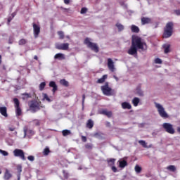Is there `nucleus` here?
I'll use <instances>...</instances> for the list:
<instances>
[{"mask_svg": "<svg viewBox=\"0 0 180 180\" xmlns=\"http://www.w3.org/2000/svg\"><path fill=\"white\" fill-rule=\"evenodd\" d=\"M131 44L138 50H147V44L139 36L132 37Z\"/></svg>", "mask_w": 180, "mask_h": 180, "instance_id": "1", "label": "nucleus"}, {"mask_svg": "<svg viewBox=\"0 0 180 180\" xmlns=\"http://www.w3.org/2000/svg\"><path fill=\"white\" fill-rule=\"evenodd\" d=\"M174 33V24L167 23L164 28V32L162 34L163 39H169L171 37Z\"/></svg>", "mask_w": 180, "mask_h": 180, "instance_id": "2", "label": "nucleus"}, {"mask_svg": "<svg viewBox=\"0 0 180 180\" xmlns=\"http://www.w3.org/2000/svg\"><path fill=\"white\" fill-rule=\"evenodd\" d=\"M84 44H86L88 49H91L94 53H99V46H98V44L91 42L89 38H86L84 39Z\"/></svg>", "mask_w": 180, "mask_h": 180, "instance_id": "3", "label": "nucleus"}, {"mask_svg": "<svg viewBox=\"0 0 180 180\" xmlns=\"http://www.w3.org/2000/svg\"><path fill=\"white\" fill-rule=\"evenodd\" d=\"M101 91L103 95H105V96H112L115 95V90L109 87V84L108 82H106L105 85L101 86Z\"/></svg>", "mask_w": 180, "mask_h": 180, "instance_id": "4", "label": "nucleus"}, {"mask_svg": "<svg viewBox=\"0 0 180 180\" xmlns=\"http://www.w3.org/2000/svg\"><path fill=\"white\" fill-rule=\"evenodd\" d=\"M41 102L37 101H31L29 103V108L32 113H36L37 110H40V105Z\"/></svg>", "mask_w": 180, "mask_h": 180, "instance_id": "5", "label": "nucleus"}, {"mask_svg": "<svg viewBox=\"0 0 180 180\" xmlns=\"http://www.w3.org/2000/svg\"><path fill=\"white\" fill-rule=\"evenodd\" d=\"M162 127L169 134L174 135L175 134V129H174L172 124L168 122L163 123Z\"/></svg>", "mask_w": 180, "mask_h": 180, "instance_id": "6", "label": "nucleus"}, {"mask_svg": "<svg viewBox=\"0 0 180 180\" xmlns=\"http://www.w3.org/2000/svg\"><path fill=\"white\" fill-rule=\"evenodd\" d=\"M158 112L160 116L163 119H168L169 117V115H168L164 107L160 104H158Z\"/></svg>", "mask_w": 180, "mask_h": 180, "instance_id": "7", "label": "nucleus"}, {"mask_svg": "<svg viewBox=\"0 0 180 180\" xmlns=\"http://www.w3.org/2000/svg\"><path fill=\"white\" fill-rule=\"evenodd\" d=\"M13 155L15 157H20L21 160L25 161L26 158L25 157V152L22 149H15L13 150Z\"/></svg>", "mask_w": 180, "mask_h": 180, "instance_id": "8", "label": "nucleus"}, {"mask_svg": "<svg viewBox=\"0 0 180 180\" xmlns=\"http://www.w3.org/2000/svg\"><path fill=\"white\" fill-rule=\"evenodd\" d=\"M107 61L108 70H110L111 72H115V70H116V68H115V62H113V60L110 58H108Z\"/></svg>", "mask_w": 180, "mask_h": 180, "instance_id": "9", "label": "nucleus"}, {"mask_svg": "<svg viewBox=\"0 0 180 180\" xmlns=\"http://www.w3.org/2000/svg\"><path fill=\"white\" fill-rule=\"evenodd\" d=\"M33 32H34V37L35 39L39 37V34H40V25L34 23L33 24Z\"/></svg>", "mask_w": 180, "mask_h": 180, "instance_id": "10", "label": "nucleus"}, {"mask_svg": "<svg viewBox=\"0 0 180 180\" xmlns=\"http://www.w3.org/2000/svg\"><path fill=\"white\" fill-rule=\"evenodd\" d=\"M69 47L70 44L68 43L56 44V49H57V50H67Z\"/></svg>", "mask_w": 180, "mask_h": 180, "instance_id": "11", "label": "nucleus"}, {"mask_svg": "<svg viewBox=\"0 0 180 180\" xmlns=\"http://www.w3.org/2000/svg\"><path fill=\"white\" fill-rule=\"evenodd\" d=\"M137 48H136L135 46H134L133 44H131L127 53L128 54H129V56H134V57H137Z\"/></svg>", "mask_w": 180, "mask_h": 180, "instance_id": "12", "label": "nucleus"}, {"mask_svg": "<svg viewBox=\"0 0 180 180\" xmlns=\"http://www.w3.org/2000/svg\"><path fill=\"white\" fill-rule=\"evenodd\" d=\"M99 115H104L105 116H107V117H112V111H108L106 109L100 110L98 111Z\"/></svg>", "mask_w": 180, "mask_h": 180, "instance_id": "13", "label": "nucleus"}, {"mask_svg": "<svg viewBox=\"0 0 180 180\" xmlns=\"http://www.w3.org/2000/svg\"><path fill=\"white\" fill-rule=\"evenodd\" d=\"M162 49H164L165 54H168L171 52V44H165L162 45Z\"/></svg>", "mask_w": 180, "mask_h": 180, "instance_id": "14", "label": "nucleus"}, {"mask_svg": "<svg viewBox=\"0 0 180 180\" xmlns=\"http://www.w3.org/2000/svg\"><path fill=\"white\" fill-rule=\"evenodd\" d=\"M12 173H11V172L6 169L5 172H4V180H9L11 179V178H12Z\"/></svg>", "mask_w": 180, "mask_h": 180, "instance_id": "15", "label": "nucleus"}, {"mask_svg": "<svg viewBox=\"0 0 180 180\" xmlns=\"http://www.w3.org/2000/svg\"><path fill=\"white\" fill-rule=\"evenodd\" d=\"M0 113L4 117H8V109L6 107H0Z\"/></svg>", "mask_w": 180, "mask_h": 180, "instance_id": "16", "label": "nucleus"}, {"mask_svg": "<svg viewBox=\"0 0 180 180\" xmlns=\"http://www.w3.org/2000/svg\"><path fill=\"white\" fill-rule=\"evenodd\" d=\"M54 59L60 60H65V55H64L63 53H56L54 56Z\"/></svg>", "mask_w": 180, "mask_h": 180, "instance_id": "17", "label": "nucleus"}, {"mask_svg": "<svg viewBox=\"0 0 180 180\" xmlns=\"http://www.w3.org/2000/svg\"><path fill=\"white\" fill-rule=\"evenodd\" d=\"M49 86L51 88H53L52 89V92H53V94L56 92V91H57L58 89V86L57 84H56V82L51 81L49 83Z\"/></svg>", "mask_w": 180, "mask_h": 180, "instance_id": "18", "label": "nucleus"}, {"mask_svg": "<svg viewBox=\"0 0 180 180\" xmlns=\"http://www.w3.org/2000/svg\"><path fill=\"white\" fill-rule=\"evenodd\" d=\"M122 109H131V105L129 103L124 102L122 103Z\"/></svg>", "mask_w": 180, "mask_h": 180, "instance_id": "19", "label": "nucleus"}, {"mask_svg": "<svg viewBox=\"0 0 180 180\" xmlns=\"http://www.w3.org/2000/svg\"><path fill=\"white\" fill-rule=\"evenodd\" d=\"M31 134V136H32V134H34V132L33 131V130L32 129H29L27 128V127H24V134L25 136H26V134Z\"/></svg>", "mask_w": 180, "mask_h": 180, "instance_id": "20", "label": "nucleus"}, {"mask_svg": "<svg viewBox=\"0 0 180 180\" xmlns=\"http://www.w3.org/2000/svg\"><path fill=\"white\" fill-rule=\"evenodd\" d=\"M108 79V75H104L103 77L97 80V84H103Z\"/></svg>", "mask_w": 180, "mask_h": 180, "instance_id": "21", "label": "nucleus"}, {"mask_svg": "<svg viewBox=\"0 0 180 180\" xmlns=\"http://www.w3.org/2000/svg\"><path fill=\"white\" fill-rule=\"evenodd\" d=\"M87 129H92L94 127V121L92 120H89L86 124Z\"/></svg>", "mask_w": 180, "mask_h": 180, "instance_id": "22", "label": "nucleus"}, {"mask_svg": "<svg viewBox=\"0 0 180 180\" xmlns=\"http://www.w3.org/2000/svg\"><path fill=\"white\" fill-rule=\"evenodd\" d=\"M119 167L120 168H124L125 167H127V161L124 160L119 161Z\"/></svg>", "mask_w": 180, "mask_h": 180, "instance_id": "23", "label": "nucleus"}, {"mask_svg": "<svg viewBox=\"0 0 180 180\" xmlns=\"http://www.w3.org/2000/svg\"><path fill=\"white\" fill-rule=\"evenodd\" d=\"M60 84L63 86H70V83L68 82V81L65 80V79H60Z\"/></svg>", "mask_w": 180, "mask_h": 180, "instance_id": "24", "label": "nucleus"}, {"mask_svg": "<svg viewBox=\"0 0 180 180\" xmlns=\"http://www.w3.org/2000/svg\"><path fill=\"white\" fill-rule=\"evenodd\" d=\"M132 103L134 106H139V103H140V98L135 97L132 100Z\"/></svg>", "mask_w": 180, "mask_h": 180, "instance_id": "25", "label": "nucleus"}, {"mask_svg": "<svg viewBox=\"0 0 180 180\" xmlns=\"http://www.w3.org/2000/svg\"><path fill=\"white\" fill-rule=\"evenodd\" d=\"M131 30L133 33H139L140 32V29L136 25H131Z\"/></svg>", "mask_w": 180, "mask_h": 180, "instance_id": "26", "label": "nucleus"}, {"mask_svg": "<svg viewBox=\"0 0 180 180\" xmlns=\"http://www.w3.org/2000/svg\"><path fill=\"white\" fill-rule=\"evenodd\" d=\"M62 134L64 137H67V136H70V134H71V131L68 129H64L62 131Z\"/></svg>", "mask_w": 180, "mask_h": 180, "instance_id": "27", "label": "nucleus"}, {"mask_svg": "<svg viewBox=\"0 0 180 180\" xmlns=\"http://www.w3.org/2000/svg\"><path fill=\"white\" fill-rule=\"evenodd\" d=\"M167 170L172 172H175L176 171V167L175 165H169L167 167Z\"/></svg>", "mask_w": 180, "mask_h": 180, "instance_id": "28", "label": "nucleus"}, {"mask_svg": "<svg viewBox=\"0 0 180 180\" xmlns=\"http://www.w3.org/2000/svg\"><path fill=\"white\" fill-rule=\"evenodd\" d=\"M142 23H150L151 19L150 18L143 17L141 18Z\"/></svg>", "mask_w": 180, "mask_h": 180, "instance_id": "29", "label": "nucleus"}, {"mask_svg": "<svg viewBox=\"0 0 180 180\" xmlns=\"http://www.w3.org/2000/svg\"><path fill=\"white\" fill-rule=\"evenodd\" d=\"M15 113H16V116L22 115V109H20V107L15 108Z\"/></svg>", "mask_w": 180, "mask_h": 180, "instance_id": "30", "label": "nucleus"}, {"mask_svg": "<svg viewBox=\"0 0 180 180\" xmlns=\"http://www.w3.org/2000/svg\"><path fill=\"white\" fill-rule=\"evenodd\" d=\"M13 102L15 105V108H20V102H19V99L15 98H13Z\"/></svg>", "mask_w": 180, "mask_h": 180, "instance_id": "31", "label": "nucleus"}, {"mask_svg": "<svg viewBox=\"0 0 180 180\" xmlns=\"http://www.w3.org/2000/svg\"><path fill=\"white\" fill-rule=\"evenodd\" d=\"M26 43H27V40H26L25 39H21L18 41L19 46H25V44H26Z\"/></svg>", "mask_w": 180, "mask_h": 180, "instance_id": "32", "label": "nucleus"}, {"mask_svg": "<svg viewBox=\"0 0 180 180\" xmlns=\"http://www.w3.org/2000/svg\"><path fill=\"white\" fill-rule=\"evenodd\" d=\"M43 154H44V155H49V154H50V148L46 146L44 149Z\"/></svg>", "mask_w": 180, "mask_h": 180, "instance_id": "33", "label": "nucleus"}, {"mask_svg": "<svg viewBox=\"0 0 180 180\" xmlns=\"http://www.w3.org/2000/svg\"><path fill=\"white\" fill-rule=\"evenodd\" d=\"M136 91L137 95H139V96H143V91H141V89H140V87H137Z\"/></svg>", "mask_w": 180, "mask_h": 180, "instance_id": "34", "label": "nucleus"}, {"mask_svg": "<svg viewBox=\"0 0 180 180\" xmlns=\"http://www.w3.org/2000/svg\"><path fill=\"white\" fill-rule=\"evenodd\" d=\"M139 143L144 148H147V143H146V141H139Z\"/></svg>", "mask_w": 180, "mask_h": 180, "instance_id": "35", "label": "nucleus"}, {"mask_svg": "<svg viewBox=\"0 0 180 180\" xmlns=\"http://www.w3.org/2000/svg\"><path fill=\"white\" fill-rule=\"evenodd\" d=\"M58 34L60 40H63V39H64V32L63 31H58Z\"/></svg>", "mask_w": 180, "mask_h": 180, "instance_id": "36", "label": "nucleus"}, {"mask_svg": "<svg viewBox=\"0 0 180 180\" xmlns=\"http://www.w3.org/2000/svg\"><path fill=\"white\" fill-rule=\"evenodd\" d=\"M135 171L137 174H140L141 172V167L139 166V165H136L135 166Z\"/></svg>", "mask_w": 180, "mask_h": 180, "instance_id": "37", "label": "nucleus"}, {"mask_svg": "<svg viewBox=\"0 0 180 180\" xmlns=\"http://www.w3.org/2000/svg\"><path fill=\"white\" fill-rule=\"evenodd\" d=\"M44 88H46V82H41L39 84V91H43V89H44Z\"/></svg>", "mask_w": 180, "mask_h": 180, "instance_id": "38", "label": "nucleus"}, {"mask_svg": "<svg viewBox=\"0 0 180 180\" xmlns=\"http://www.w3.org/2000/svg\"><path fill=\"white\" fill-rule=\"evenodd\" d=\"M117 27L118 28L119 32H122L124 27L122 24H116Z\"/></svg>", "mask_w": 180, "mask_h": 180, "instance_id": "39", "label": "nucleus"}, {"mask_svg": "<svg viewBox=\"0 0 180 180\" xmlns=\"http://www.w3.org/2000/svg\"><path fill=\"white\" fill-rule=\"evenodd\" d=\"M32 123H33L34 126H40V120H34L32 121Z\"/></svg>", "mask_w": 180, "mask_h": 180, "instance_id": "40", "label": "nucleus"}, {"mask_svg": "<svg viewBox=\"0 0 180 180\" xmlns=\"http://www.w3.org/2000/svg\"><path fill=\"white\" fill-rule=\"evenodd\" d=\"M92 147H93L92 143H86L85 145V148H86L87 150H92Z\"/></svg>", "mask_w": 180, "mask_h": 180, "instance_id": "41", "label": "nucleus"}, {"mask_svg": "<svg viewBox=\"0 0 180 180\" xmlns=\"http://www.w3.org/2000/svg\"><path fill=\"white\" fill-rule=\"evenodd\" d=\"M0 153L3 155H4V157H6L7 155H9V153L8 152H6L5 150H3L2 149H0Z\"/></svg>", "mask_w": 180, "mask_h": 180, "instance_id": "42", "label": "nucleus"}, {"mask_svg": "<svg viewBox=\"0 0 180 180\" xmlns=\"http://www.w3.org/2000/svg\"><path fill=\"white\" fill-rule=\"evenodd\" d=\"M15 16H16V13H13L11 14V17L8 18V23L11 22V20H12V19H13V18H15Z\"/></svg>", "mask_w": 180, "mask_h": 180, "instance_id": "43", "label": "nucleus"}, {"mask_svg": "<svg viewBox=\"0 0 180 180\" xmlns=\"http://www.w3.org/2000/svg\"><path fill=\"white\" fill-rule=\"evenodd\" d=\"M88 8L83 7L81 9L80 13H82V15H84V13H85L86 12H87Z\"/></svg>", "mask_w": 180, "mask_h": 180, "instance_id": "44", "label": "nucleus"}, {"mask_svg": "<svg viewBox=\"0 0 180 180\" xmlns=\"http://www.w3.org/2000/svg\"><path fill=\"white\" fill-rule=\"evenodd\" d=\"M18 174L20 175L22 174V166L19 165L17 167Z\"/></svg>", "mask_w": 180, "mask_h": 180, "instance_id": "45", "label": "nucleus"}, {"mask_svg": "<svg viewBox=\"0 0 180 180\" xmlns=\"http://www.w3.org/2000/svg\"><path fill=\"white\" fill-rule=\"evenodd\" d=\"M116 161L115 159H110L108 160V164H111L112 165H113L115 164V162Z\"/></svg>", "mask_w": 180, "mask_h": 180, "instance_id": "46", "label": "nucleus"}, {"mask_svg": "<svg viewBox=\"0 0 180 180\" xmlns=\"http://www.w3.org/2000/svg\"><path fill=\"white\" fill-rule=\"evenodd\" d=\"M27 160H29V161H34V157L32 155H30L27 157Z\"/></svg>", "mask_w": 180, "mask_h": 180, "instance_id": "47", "label": "nucleus"}, {"mask_svg": "<svg viewBox=\"0 0 180 180\" xmlns=\"http://www.w3.org/2000/svg\"><path fill=\"white\" fill-rule=\"evenodd\" d=\"M174 13L175 15H176L177 16H180V10H174Z\"/></svg>", "mask_w": 180, "mask_h": 180, "instance_id": "48", "label": "nucleus"}, {"mask_svg": "<svg viewBox=\"0 0 180 180\" xmlns=\"http://www.w3.org/2000/svg\"><path fill=\"white\" fill-rule=\"evenodd\" d=\"M82 141H83V143H86V136H82Z\"/></svg>", "mask_w": 180, "mask_h": 180, "instance_id": "49", "label": "nucleus"}, {"mask_svg": "<svg viewBox=\"0 0 180 180\" xmlns=\"http://www.w3.org/2000/svg\"><path fill=\"white\" fill-rule=\"evenodd\" d=\"M8 129L10 131H15L16 128L15 127H8Z\"/></svg>", "mask_w": 180, "mask_h": 180, "instance_id": "50", "label": "nucleus"}, {"mask_svg": "<svg viewBox=\"0 0 180 180\" xmlns=\"http://www.w3.org/2000/svg\"><path fill=\"white\" fill-rule=\"evenodd\" d=\"M44 99H46V101H48V102H50V98H49V96H47V94L44 95Z\"/></svg>", "mask_w": 180, "mask_h": 180, "instance_id": "51", "label": "nucleus"}, {"mask_svg": "<svg viewBox=\"0 0 180 180\" xmlns=\"http://www.w3.org/2000/svg\"><path fill=\"white\" fill-rule=\"evenodd\" d=\"M60 9H62V11L64 12H68L70 11V8H65L64 7H61Z\"/></svg>", "mask_w": 180, "mask_h": 180, "instance_id": "52", "label": "nucleus"}, {"mask_svg": "<svg viewBox=\"0 0 180 180\" xmlns=\"http://www.w3.org/2000/svg\"><path fill=\"white\" fill-rule=\"evenodd\" d=\"M112 171H113L114 172H117V168H116V167H115V166H112Z\"/></svg>", "mask_w": 180, "mask_h": 180, "instance_id": "53", "label": "nucleus"}, {"mask_svg": "<svg viewBox=\"0 0 180 180\" xmlns=\"http://www.w3.org/2000/svg\"><path fill=\"white\" fill-rule=\"evenodd\" d=\"M64 4H65V5H68L70 4V2L71 1V0H63Z\"/></svg>", "mask_w": 180, "mask_h": 180, "instance_id": "54", "label": "nucleus"}, {"mask_svg": "<svg viewBox=\"0 0 180 180\" xmlns=\"http://www.w3.org/2000/svg\"><path fill=\"white\" fill-rule=\"evenodd\" d=\"M85 103V94L82 95V105Z\"/></svg>", "mask_w": 180, "mask_h": 180, "instance_id": "55", "label": "nucleus"}, {"mask_svg": "<svg viewBox=\"0 0 180 180\" xmlns=\"http://www.w3.org/2000/svg\"><path fill=\"white\" fill-rule=\"evenodd\" d=\"M105 126H106V127H110V122H105Z\"/></svg>", "mask_w": 180, "mask_h": 180, "instance_id": "56", "label": "nucleus"}, {"mask_svg": "<svg viewBox=\"0 0 180 180\" xmlns=\"http://www.w3.org/2000/svg\"><path fill=\"white\" fill-rule=\"evenodd\" d=\"M158 64L159 65L162 64V60L161 59H160V58H158Z\"/></svg>", "mask_w": 180, "mask_h": 180, "instance_id": "57", "label": "nucleus"}, {"mask_svg": "<svg viewBox=\"0 0 180 180\" xmlns=\"http://www.w3.org/2000/svg\"><path fill=\"white\" fill-rule=\"evenodd\" d=\"M17 178H18V180H20V174H17Z\"/></svg>", "mask_w": 180, "mask_h": 180, "instance_id": "58", "label": "nucleus"}, {"mask_svg": "<svg viewBox=\"0 0 180 180\" xmlns=\"http://www.w3.org/2000/svg\"><path fill=\"white\" fill-rule=\"evenodd\" d=\"M113 78H115L116 81H119V77H116L115 75L113 76Z\"/></svg>", "mask_w": 180, "mask_h": 180, "instance_id": "59", "label": "nucleus"}, {"mask_svg": "<svg viewBox=\"0 0 180 180\" xmlns=\"http://www.w3.org/2000/svg\"><path fill=\"white\" fill-rule=\"evenodd\" d=\"M155 64H158V58H156L155 59Z\"/></svg>", "mask_w": 180, "mask_h": 180, "instance_id": "60", "label": "nucleus"}, {"mask_svg": "<svg viewBox=\"0 0 180 180\" xmlns=\"http://www.w3.org/2000/svg\"><path fill=\"white\" fill-rule=\"evenodd\" d=\"M2 64V56L0 55V65Z\"/></svg>", "mask_w": 180, "mask_h": 180, "instance_id": "61", "label": "nucleus"}, {"mask_svg": "<svg viewBox=\"0 0 180 180\" xmlns=\"http://www.w3.org/2000/svg\"><path fill=\"white\" fill-rule=\"evenodd\" d=\"M34 60H39V57H37V56H34Z\"/></svg>", "mask_w": 180, "mask_h": 180, "instance_id": "62", "label": "nucleus"}, {"mask_svg": "<svg viewBox=\"0 0 180 180\" xmlns=\"http://www.w3.org/2000/svg\"><path fill=\"white\" fill-rule=\"evenodd\" d=\"M177 132L180 134V127L177 128Z\"/></svg>", "mask_w": 180, "mask_h": 180, "instance_id": "63", "label": "nucleus"}, {"mask_svg": "<svg viewBox=\"0 0 180 180\" xmlns=\"http://www.w3.org/2000/svg\"><path fill=\"white\" fill-rule=\"evenodd\" d=\"M155 108H157V109H158V103H155Z\"/></svg>", "mask_w": 180, "mask_h": 180, "instance_id": "64", "label": "nucleus"}]
</instances>
